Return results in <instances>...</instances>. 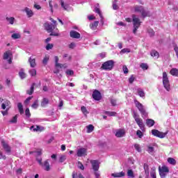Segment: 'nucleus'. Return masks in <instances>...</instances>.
Returning a JSON list of instances; mask_svg holds the SVG:
<instances>
[{"instance_id": "nucleus-32", "label": "nucleus", "mask_w": 178, "mask_h": 178, "mask_svg": "<svg viewBox=\"0 0 178 178\" xmlns=\"http://www.w3.org/2000/svg\"><path fill=\"white\" fill-rule=\"evenodd\" d=\"M38 102V99L35 100L33 104L31 105V108H33V109H37L39 106Z\"/></svg>"}, {"instance_id": "nucleus-28", "label": "nucleus", "mask_w": 178, "mask_h": 178, "mask_svg": "<svg viewBox=\"0 0 178 178\" xmlns=\"http://www.w3.org/2000/svg\"><path fill=\"white\" fill-rule=\"evenodd\" d=\"M134 9H135V12L141 13V11L144 9V7H143V6H136L134 7Z\"/></svg>"}, {"instance_id": "nucleus-60", "label": "nucleus", "mask_w": 178, "mask_h": 178, "mask_svg": "<svg viewBox=\"0 0 178 178\" xmlns=\"http://www.w3.org/2000/svg\"><path fill=\"white\" fill-rule=\"evenodd\" d=\"M19 77H21V79H26V73H24V72H19Z\"/></svg>"}, {"instance_id": "nucleus-49", "label": "nucleus", "mask_w": 178, "mask_h": 178, "mask_svg": "<svg viewBox=\"0 0 178 178\" xmlns=\"http://www.w3.org/2000/svg\"><path fill=\"white\" fill-rule=\"evenodd\" d=\"M9 109H10V107H8L6 108V111H1L3 116H6L8 114Z\"/></svg>"}, {"instance_id": "nucleus-50", "label": "nucleus", "mask_w": 178, "mask_h": 178, "mask_svg": "<svg viewBox=\"0 0 178 178\" xmlns=\"http://www.w3.org/2000/svg\"><path fill=\"white\" fill-rule=\"evenodd\" d=\"M49 6L50 8V10H51V13H54V6L52 5V1L51 0L49 1Z\"/></svg>"}, {"instance_id": "nucleus-29", "label": "nucleus", "mask_w": 178, "mask_h": 178, "mask_svg": "<svg viewBox=\"0 0 178 178\" xmlns=\"http://www.w3.org/2000/svg\"><path fill=\"white\" fill-rule=\"evenodd\" d=\"M87 129V133H92L94 131V125L89 124L86 127Z\"/></svg>"}, {"instance_id": "nucleus-38", "label": "nucleus", "mask_w": 178, "mask_h": 178, "mask_svg": "<svg viewBox=\"0 0 178 178\" xmlns=\"http://www.w3.org/2000/svg\"><path fill=\"white\" fill-rule=\"evenodd\" d=\"M140 67L143 70H148V65L147 63H141Z\"/></svg>"}, {"instance_id": "nucleus-39", "label": "nucleus", "mask_w": 178, "mask_h": 178, "mask_svg": "<svg viewBox=\"0 0 178 178\" xmlns=\"http://www.w3.org/2000/svg\"><path fill=\"white\" fill-rule=\"evenodd\" d=\"M134 148L138 152H141V146H140L139 144L136 143L134 145Z\"/></svg>"}, {"instance_id": "nucleus-54", "label": "nucleus", "mask_w": 178, "mask_h": 178, "mask_svg": "<svg viewBox=\"0 0 178 178\" xmlns=\"http://www.w3.org/2000/svg\"><path fill=\"white\" fill-rule=\"evenodd\" d=\"M49 60V57L48 56H45L44 58H43V60H42V63L43 65H47V63H48V61Z\"/></svg>"}, {"instance_id": "nucleus-13", "label": "nucleus", "mask_w": 178, "mask_h": 178, "mask_svg": "<svg viewBox=\"0 0 178 178\" xmlns=\"http://www.w3.org/2000/svg\"><path fill=\"white\" fill-rule=\"evenodd\" d=\"M42 168H44L46 172H49L51 170V166L49 165V160L47 159L44 161Z\"/></svg>"}, {"instance_id": "nucleus-61", "label": "nucleus", "mask_w": 178, "mask_h": 178, "mask_svg": "<svg viewBox=\"0 0 178 178\" xmlns=\"http://www.w3.org/2000/svg\"><path fill=\"white\" fill-rule=\"evenodd\" d=\"M123 69V72L124 73V74H127V73H129V68H127V67L126 65H124L122 67Z\"/></svg>"}, {"instance_id": "nucleus-58", "label": "nucleus", "mask_w": 178, "mask_h": 178, "mask_svg": "<svg viewBox=\"0 0 178 178\" xmlns=\"http://www.w3.org/2000/svg\"><path fill=\"white\" fill-rule=\"evenodd\" d=\"M140 13L143 17H147V16H148V13L145 12V10H144V8L143 9Z\"/></svg>"}, {"instance_id": "nucleus-57", "label": "nucleus", "mask_w": 178, "mask_h": 178, "mask_svg": "<svg viewBox=\"0 0 178 178\" xmlns=\"http://www.w3.org/2000/svg\"><path fill=\"white\" fill-rule=\"evenodd\" d=\"M150 177H152V178H156V172H155V170H153L150 172Z\"/></svg>"}, {"instance_id": "nucleus-10", "label": "nucleus", "mask_w": 178, "mask_h": 178, "mask_svg": "<svg viewBox=\"0 0 178 178\" xmlns=\"http://www.w3.org/2000/svg\"><path fill=\"white\" fill-rule=\"evenodd\" d=\"M90 162L94 172H98L99 170V161L98 160H90Z\"/></svg>"}, {"instance_id": "nucleus-62", "label": "nucleus", "mask_w": 178, "mask_h": 178, "mask_svg": "<svg viewBox=\"0 0 178 178\" xmlns=\"http://www.w3.org/2000/svg\"><path fill=\"white\" fill-rule=\"evenodd\" d=\"M69 48L70 49H74L76 48V44L74 42H72L69 44Z\"/></svg>"}, {"instance_id": "nucleus-26", "label": "nucleus", "mask_w": 178, "mask_h": 178, "mask_svg": "<svg viewBox=\"0 0 178 178\" xmlns=\"http://www.w3.org/2000/svg\"><path fill=\"white\" fill-rule=\"evenodd\" d=\"M151 56H153V58L156 57V58H159V53L158 51H156V50H152L151 53H150Z\"/></svg>"}, {"instance_id": "nucleus-23", "label": "nucleus", "mask_w": 178, "mask_h": 178, "mask_svg": "<svg viewBox=\"0 0 178 178\" xmlns=\"http://www.w3.org/2000/svg\"><path fill=\"white\" fill-rule=\"evenodd\" d=\"M170 74L172 76H175V77H177V76H178V70H177V68L171 69L170 71Z\"/></svg>"}, {"instance_id": "nucleus-53", "label": "nucleus", "mask_w": 178, "mask_h": 178, "mask_svg": "<svg viewBox=\"0 0 178 178\" xmlns=\"http://www.w3.org/2000/svg\"><path fill=\"white\" fill-rule=\"evenodd\" d=\"M66 74H67L68 76H73V74H74V71L72 70H67L66 71Z\"/></svg>"}, {"instance_id": "nucleus-44", "label": "nucleus", "mask_w": 178, "mask_h": 178, "mask_svg": "<svg viewBox=\"0 0 178 178\" xmlns=\"http://www.w3.org/2000/svg\"><path fill=\"white\" fill-rule=\"evenodd\" d=\"M138 95L141 97L143 98V97H145V93L144 92V91L141 90H138Z\"/></svg>"}, {"instance_id": "nucleus-19", "label": "nucleus", "mask_w": 178, "mask_h": 178, "mask_svg": "<svg viewBox=\"0 0 178 178\" xmlns=\"http://www.w3.org/2000/svg\"><path fill=\"white\" fill-rule=\"evenodd\" d=\"M29 62L30 63L31 67H35L37 66V63H35V58H33L32 57H30L29 58Z\"/></svg>"}, {"instance_id": "nucleus-21", "label": "nucleus", "mask_w": 178, "mask_h": 178, "mask_svg": "<svg viewBox=\"0 0 178 178\" xmlns=\"http://www.w3.org/2000/svg\"><path fill=\"white\" fill-rule=\"evenodd\" d=\"M124 175H125L124 172L122 171L120 172L113 173L111 176H113V177H124Z\"/></svg>"}, {"instance_id": "nucleus-22", "label": "nucleus", "mask_w": 178, "mask_h": 178, "mask_svg": "<svg viewBox=\"0 0 178 178\" xmlns=\"http://www.w3.org/2000/svg\"><path fill=\"white\" fill-rule=\"evenodd\" d=\"M98 24H99V22L98 21H95L93 23L90 24V28L92 30H96L97 27H98Z\"/></svg>"}, {"instance_id": "nucleus-2", "label": "nucleus", "mask_w": 178, "mask_h": 178, "mask_svg": "<svg viewBox=\"0 0 178 178\" xmlns=\"http://www.w3.org/2000/svg\"><path fill=\"white\" fill-rule=\"evenodd\" d=\"M134 104L136 108L138 109L139 112H140L142 118H147L148 116V113H147L145 111V108H144L143 104L140 103V102H138L137 99L134 100Z\"/></svg>"}, {"instance_id": "nucleus-46", "label": "nucleus", "mask_w": 178, "mask_h": 178, "mask_svg": "<svg viewBox=\"0 0 178 178\" xmlns=\"http://www.w3.org/2000/svg\"><path fill=\"white\" fill-rule=\"evenodd\" d=\"M95 12L97 14H99V15L102 17V13H101V10L99 9V8L96 7L95 8Z\"/></svg>"}, {"instance_id": "nucleus-31", "label": "nucleus", "mask_w": 178, "mask_h": 178, "mask_svg": "<svg viewBox=\"0 0 178 178\" xmlns=\"http://www.w3.org/2000/svg\"><path fill=\"white\" fill-rule=\"evenodd\" d=\"M33 131H44V130H45V128H44V127H40L38 125L36 126V128H34Z\"/></svg>"}, {"instance_id": "nucleus-27", "label": "nucleus", "mask_w": 178, "mask_h": 178, "mask_svg": "<svg viewBox=\"0 0 178 178\" xmlns=\"http://www.w3.org/2000/svg\"><path fill=\"white\" fill-rule=\"evenodd\" d=\"M81 111L85 116H87V115H88V113H89L88 111L87 110V108L84 106H82L81 107Z\"/></svg>"}, {"instance_id": "nucleus-1", "label": "nucleus", "mask_w": 178, "mask_h": 178, "mask_svg": "<svg viewBox=\"0 0 178 178\" xmlns=\"http://www.w3.org/2000/svg\"><path fill=\"white\" fill-rule=\"evenodd\" d=\"M51 22H52V24L49 23H45L44 24V29L47 30L48 33H51L50 35H54V37H59L60 34L58 32H54V30L56 28V26H58V24L56 23V21L53 18H50Z\"/></svg>"}, {"instance_id": "nucleus-18", "label": "nucleus", "mask_w": 178, "mask_h": 178, "mask_svg": "<svg viewBox=\"0 0 178 178\" xmlns=\"http://www.w3.org/2000/svg\"><path fill=\"white\" fill-rule=\"evenodd\" d=\"M154 124H155V120H154L152 119H147L146 120V125L147 126V127H152V126H154Z\"/></svg>"}, {"instance_id": "nucleus-41", "label": "nucleus", "mask_w": 178, "mask_h": 178, "mask_svg": "<svg viewBox=\"0 0 178 178\" xmlns=\"http://www.w3.org/2000/svg\"><path fill=\"white\" fill-rule=\"evenodd\" d=\"M77 166L81 170H84V165H83V163H81V161H78Z\"/></svg>"}, {"instance_id": "nucleus-9", "label": "nucleus", "mask_w": 178, "mask_h": 178, "mask_svg": "<svg viewBox=\"0 0 178 178\" xmlns=\"http://www.w3.org/2000/svg\"><path fill=\"white\" fill-rule=\"evenodd\" d=\"M92 97L95 101H101V99H102L101 92H99L98 90H95L93 91Z\"/></svg>"}, {"instance_id": "nucleus-34", "label": "nucleus", "mask_w": 178, "mask_h": 178, "mask_svg": "<svg viewBox=\"0 0 178 178\" xmlns=\"http://www.w3.org/2000/svg\"><path fill=\"white\" fill-rule=\"evenodd\" d=\"M60 3L61 7L63 8L64 10H67V4H65V1H63V0H60Z\"/></svg>"}, {"instance_id": "nucleus-14", "label": "nucleus", "mask_w": 178, "mask_h": 178, "mask_svg": "<svg viewBox=\"0 0 178 178\" xmlns=\"http://www.w3.org/2000/svg\"><path fill=\"white\" fill-rule=\"evenodd\" d=\"M70 35L72 38H76V39H79L80 38V37H81V35H80V33L76 31H71L70 32Z\"/></svg>"}, {"instance_id": "nucleus-8", "label": "nucleus", "mask_w": 178, "mask_h": 178, "mask_svg": "<svg viewBox=\"0 0 178 178\" xmlns=\"http://www.w3.org/2000/svg\"><path fill=\"white\" fill-rule=\"evenodd\" d=\"M152 134L155 137H159V138H165V137H166V134H168V132L163 133L159 131L158 129H152Z\"/></svg>"}, {"instance_id": "nucleus-33", "label": "nucleus", "mask_w": 178, "mask_h": 178, "mask_svg": "<svg viewBox=\"0 0 178 178\" xmlns=\"http://www.w3.org/2000/svg\"><path fill=\"white\" fill-rule=\"evenodd\" d=\"M29 74L32 77H35V76H37V70L35 69H31L29 70Z\"/></svg>"}, {"instance_id": "nucleus-47", "label": "nucleus", "mask_w": 178, "mask_h": 178, "mask_svg": "<svg viewBox=\"0 0 178 178\" xmlns=\"http://www.w3.org/2000/svg\"><path fill=\"white\" fill-rule=\"evenodd\" d=\"M10 123H17V115H15L11 120H10Z\"/></svg>"}, {"instance_id": "nucleus-7", "label": "nucleus", "mask_w": 178, "mask_h": 178, "mask_svg": "<svg viewBox=\"0 0 178 178\" xmlns=\"http://www.w3.org/2000/svg\"><path fill=\"white\" fill-rule=\"evenodd\" d=\"M13 56V54L12 53V51L8 50L3 54V59H4V60H8V63H9V65H12Z\"/></svg>"}, {"instance_id": "nucleus-17", "label": "nucleus", "mask_w": 178, "mask_h": 178, "mask_svg": "<svg viewBox=\"0 0 178 178\" xmlns=\"http://www.w3.org/2000/svg\"><path fill=\"white\" fill-rule=\"evenodd\" d=\"M49 104V99L47 98H43L41 101L40 105L42 108H46L47 105Z\"/></svg>"}, {"instance_id": "nucleus-43", "label": "nucleus", "mask_w": 178, "mask_h": 178, "mask_svg": "<svg viewBox=\"0 0 178 178\" xmlns=\"http://www.w3.org/2000/svg\"><path fill=\"white\" fill-rule=\"evenodd\" d=\"M12 38H13V40H17L19 38H20V34L19 33H13L12 35H11Z\"/></svg>"}, {"instance_id": "nucleus-12", "label": "nucleus", "mask_w": 178, "mask_h": 178, "mask_svg": "<svg viewBox=\"0 0 178 178\" xmlns=\"http://www.w3.org/2000/svg\"><path fill=\"white\" fill-rule=\"evenodd\" d=\"M1 145L3 148L5 149L6 152H7L8 154H10L11 152L10 146H9V145H8V143H6V142H5L4 140H1Z\"/></svg>"}, {"instance_id": "nucleus-24", "label": "nucleus", "mask_w": 178, "mask_h": 178, "mask_svg": "<svg viewBox=\"0 0 178 178\" xmlns=\"http://www.w3.org/2000/svg\"><path fill=\"white\" fill-rule=\"evenodd\" d=\"M17 108L20 115H23L24 113V109H23V104L21 102L17 104Z\"/></svg>"}, {"instance_id": "nucleus-48", "label": "nucleus", "mask_w": 178, "mask_h": 178, "mask_svg": "<svg viewBox=\"0 0 178 178\" xmlns=\"http://www.w3.org/2000/svg\"><path fill=\"white\" fill-rule=\"evenodd\" d=\"M65 161H66V156H65V155H62V156L60 157V159H59V162H60V163H63V162Z\"/></svg>"}, {"instance_id": "nucleus-20", "label": "nucleus", "mask_w": 178, "mask_h": 178, "mask_svg": "<svg viewBox=\"0 0 178 178\" xmlns=\"http://www.w3.org/2000/svg\"><path fill=\"white\" fill-rule=\"evenodd\" d=\"M34 87H35V83H32L30 90H26V94H28V95H33V93L34 92Z\"/></svg>"}, {"instance_id": "nucleus-37", "label": "nucleus", "mask_w": 178, "mask_h": 178, "mask_svg": "<svg viewBox=\"0 0 178 178\" xmlns=\"http://www.w3.org/2000/svg\"><path fill=\"white\" fill-rule=\"evenodd\" d=\"M118 2V0H115L113 2V9L114 10H118V9H119V6H118V4L116 3Z\"/></svg>"}, {"instance_id": "nucleus-5", "label": "nucleus", "mask_w": 178, "mask_h": 178, "mask_svg": "<svg viewBox=\"0 0 178 178\" xmlns=\"http://www.w3.org/2000/svg\"><path fill=\"white\" fill-rule=\"evenodd\" d=\"M133 118L136 122V124H138V126L140 127V130H144V122L141 118H140V115H138V113L136 112H134Z\"/></svg>"}, {"instance_id": "nucleus-15", "label": "nucleus", "mask_w": 178, "mask_h": 178, "mask_svg": "<svg viewBox=\"0 0 178 178\" xmlns=\"http://www.w3.org/2000/svg\"><path fill=\"white\" fill-rule=\"evenodd\" d=\"M77 156H84L87 155V149L86 148H80L77 150Z\"/></svg>"}, {"instance_id": "nucleus-55", "label": "nucleus", "mask_w": 178, "mask_h": 178, "mask_svg": "<svg viewBox=\"0 0 178 178\" xmlns=\"http://www.w3.org/2000/svg\"><path fill=\"white\" fill-rule=\"evenodd\" d=\"M136 135L138 136V137H139V138H143V136H144V134L141 132L140 130H138L136 131Z\"/></svg>"}, {"instance_id": "nucleus-36", "label": "nucleus", "mask_w": 178, "mask_h": 178, "mask_svg": "<svg viewBox=\"0 0 178 178\" xmlns=\"http://www.w3.org/2000/svg\"><path fill=\"white\" fill-rule=\"evenodd\" d=\"M6 19L7 22H8L10 23V24H13V23H15V17H7Z\"/></svg>"}, {"instance_id": "nucleus-11", "label": "nucleus", "mask_w": 178, "mask_h": 178, "mask_svg": "<svg viewBox=\"0 0 178 178\" xmlns=\"http://www.w3.org/2000/svg\"><path fill=\"white\" fill-rule=\"evenodd\" d=\"M126 136V130L124 129H118L115 131V137L117 138H122Z\"/></svg>"}, {"instance_id": "nucleus-3", "label": "nucleus", "mask_w": 178, "mask_h": 178, "mask_svg": "<svg viewBox=\"0 0 178 178\" xmlns=\"http://www.w3.org/2000/svg\"><path fill=\"white\" fill-rule=\"evenodd\" d=\"M132 22L134 24L133 33L134 34H136L137 30H138L141 26V22H140V19L137 17L136 15H132Z\"/></svg>"}, {"instance_id": "nucleus-64", "label": "nucleus", "mask_w": 178, "mask_h": 178, "mask_svg": "<svg viewBox=\"0 0 178 178\" xmlns=\"http://www.w3.org/2000/svg\"><path fill=\"white\" fill-rule=\"evenodd\" d=\"M111 104L112 106H116V99H111Z\"/></svg>"}, {"instance_id": "nucleus-16", "label": "nucleus", "mask_w": 178, "mask_h": 178, "mask_svg": "<svg viewBox=\"0 0 178 178\" xmlns=\"http://www.w3.org/2000/svg\"><path fill=\"white\" fill-rule=\"evenodd\" d=\"M24 10L26 12L28 17H33V16H34V13H33V10L29 8L26 7Z\"/></svg>"}, {"instance_id": "nucleus-63", "label": "nucleus", "mask_w": 178, "mask_h": 178, "mask_svg": "<svg viewBox=\"0 0 178 178\" xmlns=\"http://www.w3.org/2000/svg\"><path fill=\"white\" fill-rule=\"evenodd\" d=\"M149 154H152L154 152V147L149 146L147 149Z\"/></svg>"}, {"instance_id": "nucleus-52", "label": "nucleus", "mask_w": 178, "mask_h": 178, "mask_svg": "<svg viewBox=\"0 0 178 178\" xmlns=\"http://www.w3.org/2000/svg\"><path fill=\"white\" fill-rule=\"evenodd\" d=\"M159 175H160L161 178L166 177V175H167L168 172H163V171H161V170H159Z\"/></svg>"}, {"instance_id": "nucleus-40", "label": "nucleus", "mask_w": 178, "mask_h": 178, "mask_svg": "<svg viewBox=\"0 0 178 178\" xmlns=\"http://www.w3.org/2000/svg\"><path fill=\"white\" fill-rule=\"evenodd\" d=\"M134 80H136V76H134V74L131 75L130 78L129 79V83L130 84H133L134 82Z\"/></svg>"}, {"instance_id": "nucleus-45", "label": "nucleus", "mask_w": 178, "mask_h": 178, "mask_svg": "<svg viewBox=\"0 0 178 178\" xmlns=\"http://www.w3.org/2000/svg\"><path fill=\"white\" fill-rule=\"evenodd\" d=\"M25 115L26 118H30V116H31V113H30V109L29 108H26Z\"/></svg>"}, {"instance_id": "nucleus-56", "label": "nucleus", "mask_w": 178, "mask_h": 178, "mask_svg": "<svg viewBox=\"0 0 178 178\" xmlns=\"http://www.w3.org/2000/svg\"><path fill=\"white\" fill-rule=\"evenodd\" d=\"M31 99H33V97H27L24 101L25 105H28V104L30 102V101H31Z\"/></svg>"}, {"instance_id": "nucleus-42", "label": "nucleus", "mask_w": 178, "mask_h": 178, "mask_svg": "<svg viewBox=\"0 0 178 178\" xmlns=\"http://www.w3.org/2000/svg\"><path fill=\"white\" fill-rule=\"evenodd\" d=\"M127 176H129V177H134V172H133V170H128Z\"/></svg>"}, {"instance_id": "nucleus-6", "label": "nucleus", "mask_w": 178, "mask_h": 178, "mask_svg": "<svg viewBox=\"0 0 178 178\" xmlns=\"http://www.w3.org/2000/svg\"><path fill=\"white\" fill-rule=\"evenodd\" d=\"M163 84L167 91H170V83L169 82V78L166 72H163Z\"/></svg>"}, {"instance_id": "nucleus-35", "label": "nucleus", "mask_w": 178, "mask_h": 178, "mask_svg": "<svg viewBox=\"0 0 178 178\" xmlns=\"http://www.w3.org/2000/svg\"><path fill=\"white\" fill-rule=\"evenodd\" d=\"M104 113L108 116H116V112L115 111H105Z\"/></svg>"}, {"instance_id": "nucleus-30", "label": "nucleus", "mask_w": 178, "mask_h": 178, "mask_svg": "<svg viewBox=\"0 0 178 178\" xmlns=\"http://www.w3.org/2000/svg\"><path fill=\"white\" fill-rule=\"evenodd\" d=\"M159 170H161V172H164L165 173H169V168L167 166H162L161 168L159 167Z\"/></svg>"}, {"instance_id": "nucleus-25", "label": "nucleus", "mask_w": 178, "mask_h": 178, "mask_svg": "<svg viewBox=\"0 0 178 178\" xmlns=\"http://www.w3.org/2000/svg\"><path fill=\"white\" fill-rule=\"evenodd\" d=\"M167 161H168V163H170V165H172L173 166H175L176 165V163H177L176 160H175V159H173L172 157H169Z\"/></svg>"}, {"instance_id": "nucleus-4", "label": "nucleus", "mask_w": 178, "mask_h": 178, "mask_svg": "<svg viewBox=\"0 0 178 178\" xmlns=\"http://www.w3.org/2000/svg\"><path fill=\"white\" fill-rule=\"evenodd\" d=\"M113 66H115V61L113 60H109L106 62H104L102 66L101 69L102 70H112L113 69Z\"/></svg>"}, {"instance_id": "nucleus-59", "label": "nucleus", "mask_w": 178, "mask_h": 178, "mask_svg": "<svg viewBox=\"0 0 178 178\" xmlns=\"http://www.w3.org/2000/svg\"><path fill=\"white\" fill-rule=\"evenodd\" d=\"M148 33L149 34L150 37H154V35H155V32L154 31V29H149Z\"/></svg>"}, {"instance_id": "nucleus-51", "label": "nucleus", "mask_w": 178, "mask_h": 178, "mask_svg": "<svg viewBox=\"0 0 178 178\" xmlns=\"http://www.w3.org/2000/svg\"><path fill=\"white\" fill-rule=\"evenodd\" d=\"M54 48V44L48 43L46 46L47 51H49V49H52Z\"/></svg>"}]
</instances>
